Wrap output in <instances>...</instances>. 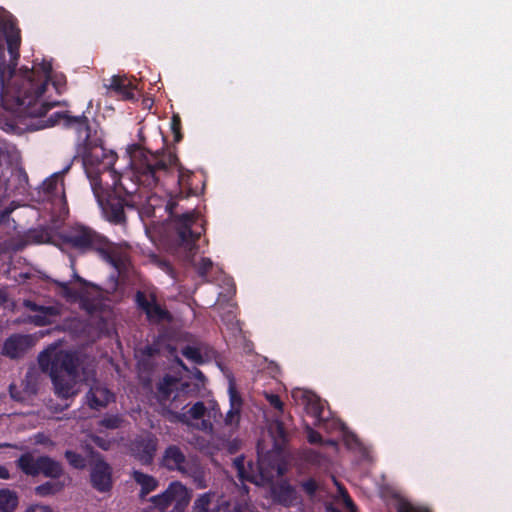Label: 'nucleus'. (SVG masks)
I'll return each mask as SVG.
<instances>
[{"label": "nucleus", "instance_id": "17", "mask_svg": "<svg viewBox=\"0 0 512 512\" xmlns=\"http://www.w3.org/2000/svg\"><path fill=\"white\" fill-rule=\"evenodd\" d=\"M85 398L89 408L93 410L105 408L110 402L115 401L114 393L99 382H95L91 385Z\"/></svg>", "mask_w": 512, "mask_h": 512}, {"label": "nucleus", "instance_id": "51", "mask_svg": "<svg viewBox=\"0 0 512 512\" xmlns=\"http://www.w3.org/2000/svg\"><path fill=\"white\" fill-rule=\"evenodd\" d=\"M345 504H346L348 507H350L351 509H353V508L355 507V505H354V503H353L352 499H351L348 495L345 497Z\"/></svg>", "mask_w": 512, "mask_h": 512}, {"label": "nucleus", "instance_id": "35", "mask_svg": "<svg viewBox=\"0 0 512 512\" xmlns=\"http://www.w3.org/2000/svg\"><path fill=\"white\" fill-rule=\"evenodd\" d=\"M213 267V262L210 258L202 257L200 261L196 264V271L199 277H201L204 281H207V275L209 271Z\"/></svg>", "mask_w": 512, "mask_h": 512}, {"label": "nucleus", "instance_id": "11", "mask_svg": "<svg viewBox=\"0 0 512 512\" xmlns=\"http://www.w3.org/2000/svg\"><path fill=\"white\" fill-rule=\"evenodd\" d=\"M89 453L95 461L90 467L91 486L100 493H107L113 487L112 467L103 459V456L88 446Z\"/></svg>", "mask_w": 512, "mask_h": 512}, {"label": "nucleus", "instance_id": "29", "mask_svg": "<svg viewBox=\"0 0 512 512\" xmlns=\"http://www.w3.org/2000/svg\"><path fill=\"white\" fill-rule=\"evenodd\" d=\"M26 342V336L13 335L9 337L3 345V352L10 358H16L23 351L24 344Z\"/></svg>", "mask_w": 512, "mask_h": 512}, {"label": "nucleus", "instance_id": "48", "mask_svg": "<svg viewBox=\"0 0 512 512\" xmlns=\"http://www.w3.org/2000/svg\"><path fill=\"white\" fill-rule=\"evenodd\" d=\"M53 86L55 87L57 93L61 94L65 86L64 77L61 76L60 78H57L55 81H53Z\"/></svg>", "mask_w": 512, "mask_h": 512}, {"label": "nucleus", "instance_id": "28", "mask_svg": "<svg viewBox=\"0 0 512 512\" xmlns=\"http://www.w3.org/2000/svg\"><path fill=\"white\" fill-rule=\"evenodd\" d=\"M65 487V483L59 479L46 481L34 488V493L39 497H49L60 493Z\"/></svg>", "mask_w": 512, "mask_h": 512}, {"label": "nucleus", "instance_id": "24", "mask_svg": "<svg viewBox=\"0 0 512 512\" xmlns=\"http://www.w3.org/2000/svg\"><path fill=\"white\" fill-rule=\"evenodd\" d=\"M132 478L141 486L139 493V498L141 500H144L149 493L156 490L159 486V482L155 477L138 470L133 471Z\"/></svg>", "mask_w": 512, "mask_h": 512}, {"label": "nucleus", "instance_id": "45", "mask_svg": "<svg viewBox=\"0 0 512 512\" xmlns=\"http://www.w3.org/2000/svg\"><path fill=\"white\" fill-rule=\"evenodd\" d=\"M307 439L311 444H320L322 442L321 434L312 428L307 430Z\"/></svg>", "mask_w": 512, "mask_h": 512}, {"label": "nucleus", "instance_id": "53", "mask_svg": "<svg viewBox=\"0 0 512 512\" xmlns=\"http://www.w3.org/2000/svg\"><path fill=\"white\" fill-rule=\"evenodd\" d=\"M196 377H197V379H199L201 381L205 380V376H204V374L200 370L196 371Z\"/></svg>", "mask_w": 512, "mask_h": 512}, {"label": "nucleus", "instance_id": "19", "mask_svg": "<svg viewBox=\"0 0 512 512\" xmlns=\"http://www.w3.org/2000/svg\"><path fill=\"white\" fill-rule=\"evenodd\" d=\"M292 397L295 401L304 405L307 413L314 417L316 421L322 420L323 405L315 394L297 388L292 391Z\"/></svg>", "mask_w": 512, "mask_h": 512}, {"label": "nucleus", "instance_id": "7", "mask_svg": "<svg viewBox=\"0 0 512 512\" xmlns=\"http://www.w3.org/2000/svg\"><path fill=\"white\" fill-rule=\"evenodd\" d=\"M15 463L27 476L36 477L42 474L46 478L59 479L64 474L63 465L47 455L35 458L32 453L26 452L21 454Z\"/></svg>", "mask_w": 512, "mask_h": 512}, {"label": "nucleus", "instance_id": "39", "mask_svg": "<svg viewBox=\"0 0 512 512\" xmlns=\"http://www.w3.org/2000/svg\"><path fill=\"white\" fill-rule=\"evenodd\" d=\"M206 412V407L202 401L196 402L186 413L192 419L199 420L201 419Z\"/></svg>", "mask_w": 512, "mask_h": 512}, {"label": "nucleus", "instance_id": "32", "mask_svg": "<svg viewBox=\"0 0 512 512\" xmlns=\"http://www.w3.org/2000/svg\"><path fill=\"white\" fill-rule=\"evenodd\" d=\"M124 420L119 414H106L99 422L98 425L106 429L114 430L122 426Z\"/></svg>", "mask_w": 512, "mask_h": 512}, {"label": "nucleus", "instance_id": "14", "mask_svg": "<svg viewBox=\"0 0 512 512\" xmlns=\"http://www.w3.org/2000/svg\"><path fill=\"white\" fill-rule=\"evenodd\" d=\"M135 302L137 307L143 311L148 321L153 323H161L170 321L172 316L168 310L163 308L157 302L155 294L146 295L143 291H137L135 295Z\"/></svg>", "mask_w": 512, "mask_h": 512}, {"label": "nucleus", "instance_id": "16", "mask_svg": "<svg viewBox=\"0 0 512 512\" xmlns=\"http://www.w3.org/2000/svg\"><path fill=\"white\" fill-rule=\"evenodd\" d=\"M158 446V439L149 433L135 438L131 443V455L142 465L152 464Z\"/></svg>", "mask_w": 512, "mask_h": 512}, {"label": "nucleus", "instance_id": "9", "mask_svg": "<svg viewBox=\"0 0 512 512\" xmlns=\"http://www.w3.org/2000/svg\"><path fill=\"white\" fill-rule=\"evenodd\" d=\"M37 129H44L55 126L61 120L66 128H73L77 131L79 137H84V145H87L91 136V127L89 119L84 115L71 116L68 112L56 111L49 117L39 118Z\"/></svg>", "mask_w": 512, "mask_h": 512}, {"label": "nucleus", "instance_id": "56", "mask_svg": "<svg viewBox=\"0 0 512 512\" xmlns=\"http://www.w3.org/2000/svg\"><path fill=\"white\" fill-rule=\"evenodd\" d=\"M153 506L152 507H149V508H146V509H143L142 512H153Z\"/></svg>", "mask_w": 512, "mask_h": 512}, {"label": "nucleus", "instance_id": "3", "mask_svg": "<svg viewBox=\"0 0 512 512\" xmlns=\"http://www.w3.org/2000/svg\"><path fill=\"white\" fill-rule=\"evenodd\" d=\"M60 239L80 254L95 253L112 267L120 268L121 255L116 245L89 226L74 224L60 233Z\"/></svg>", "mask_w": 512, "mask_h": 512}, {"label": "nucleus", "instance_id": "8", "mask_svg": "<svg viewBox=\"0 0 512 512\" xmlns=\"http://www.w3.org/2000/svg\"><path fill=\"white\" fill-rule=\"evenodd\" d=\"M195 512H249L248 505L238 500H227L209 491L200 494L193 503Z\"/></svg>", "mask_w": 512, "mask_h": 512}, {"label": "nucleus", "instance_id": "43", "mask_svg": "<svg viewBox=\"0 0 512 512\" xmlns=\"http://www.w3.org/2000/svg\"><path fill=\"white\" fill-rule=\"evenodd\" d=\"M56 284L61 288L62 290V294L66 297V298H71V299H75L78 297V293L77 291L73 290L72 288H70V286L68 285V283H65V282H56Z\"/></svg>", "mask_w": 512, "mask_h": 512}, {"label": "nucleus", "instance_id": "55", "mask_svg": "<svg viewBox=\"0 0 512 512\" xmlns=\"http://www.w3.org/2000/svg\"><path fill=\"white\" fill-rule=\"evenodd\" d=\"M75 278L77 281L81 282V283H86L85 280L83 278H81L79 275L75 274Z\"/></svg>", "mask_w": 512, "mask_h": 512}, {"label": "nucleus", "instance_id": "41", "mask_svg": "<svg viewBox=\"0 0 512 512\" xmlns=\"http://www.w3.org/2000/svg\"><path fill=\"white\" fill-rule=\"evenodd\" d=\"M234 464L238 470V475L242 480H247L250 482H255L254 476L248 475L244 468V460L243 458H236Z\"/></svg>", "mask_w": 512, "mask_h": 512}, {"label": "nucleus", "instance_id": "23", "mask_svg": "<svg viewBox=\"0 0 512 512\" xmlns=\"http://www.w3.org/2000/svg\"><path fill=\"white\" fill-rule=\"evenodd\" d=\"M108 88L115 94V96L120 97L123 100H133L135 99V86L132 81L124 76H113L110 79V84Z\"/></svg>", "mask_w": 512, "mask_h": 512}, {"label": "nucleus", "instance_id": "25", "mask_svg": "<svg viewBox=\"0 0 512 512\" xmlns=\"http://www.w3.org/2000/svg\"><path fill=\"white\" fill-rule=\"evenodd\" d=\"M259 476L264 482H271L276 476H282L285 468L278 462H267L265 459L258 461Z\"/></svg>", "mask_w": 512, "mask_h": 512}, {"label": "nucleus", "instance_id": "30", "mask_svg": "<svg viewBox=\"0 0 512 512\" xmlns=\"http://www.w3.org/2000/svg\"><path fill=\"white\" fill-rule=\"evenodd\" d=\"M19 504L18 494L8 488L0 489V510L14 512Z\"/></svg>", "mask_w": 512, "mask_h": 512}, {"label": "nucleus", "instance_id": "4", "mask_svg": "<svg viewBox=\"0 0 512 512\" xmlns=\"http://www.w3.org/2000/svg\"><path fill=\"white\" fill-rule=\"evenodd\" d=\"M38 363L42 371L49 373L59 397L69 398L74 394L79 359L73 352L48 348L39 354Z\"/></svg>", "mask_w": 512, "mask_h": 512}, {"label": "nucleus", "instance_id": "12", "mask_svg": "<svg viewBox=\"0 0 512 512\" xmlns=\"http://www.w3.org/2000/svg\"><path fill=\"white\" fill-rule=\"evenodd\" d=\"M160 465L168 471H177L185 476H191L196 472L194 465L190 463L183 449L175 444L168 445L165 448Z\"/></svg>", "mask_w": 512, "mask_h": 512}, {"label": "nucleus", "instance_id": "20", "mask_svg": "<svg viewBox=\"0 0 512 512\" xmlns=\"http://www.w3.org/2000/svg\"><path fill=\"white\" fill-rule=\"evenodd\" d=\"M181 386V391H186V387L188 384L180 383V379L176 376L166 374L164 377L157 383V400L160 405L166 404L170 399L172 394L179 389Z\"/></svg>", "mask_w": 512, "mask_h": 512}, {"label": "nucleus", "instance_id": "54", "mask_svg": "<svg viewBox=\"0 0 512 512\" xmlns=\"http://www.w3.org/2000/svg\"><path fill=\"white\" fill-rule=\"evenodd\" d=\"M212 409L214 411V415H216V413H218L220 416H222V413L220 411L218 404L215 403Z\"/></svg>", "mask_w": 512, "mask_h": 512}, {"label": "nucleus", "instance_id": "36", "mask_svg": "<svg viewBox=\"0 0 512 512\" xmlns=\"http://www.w3.org/2000/svg\"><path fill=\"white\" fill-rule=\"evenodd\" d=\"M300 487L309 498H313L319 489V484L314 478H309L301 481Z\"/></svg>", "mask_w": 512, "mask_h": 512}, {"label": "nucleus", "instance_id": "1", "mask_svg": "<svg viewBox=\"0 0 512 512\" xmlns=\"http://www.w3.org/2000/svg\"><path fill=\"white\" fill-rule=\"evenodd\" d=\"M126 152L130 158L129 170L119 174L111 171L112 186L117 195L134 196L139 187L153 189L157 187L161 179L166 176L173 167L178 168L180 185H186L190 174H185L179 165V159L174 153H152L143 147L141 143H133L127 146Z\"/></svg>", "mask_w": 512, "mask_h": 512}, {"label": "nucleus", "instance_id": "15", "mask_svg": "<svg viewBox=\"0 0 512 512\" xmlns=\"http://www.w3.org/2000/svg\"><path fill=\"white\" fill-rule=\"evenodd\" d=\"M270 497L274 504L285 508L295 507L302 503V498L296 488L286 479L272 483Z\"/></svg>", "mask_w": 512, "mask_h": 512}, {"label": "nucleus", "instance_id": "31", "mask_svg": "<svg viewBox=\"0 0 512 512\" xmlns=\"http://www.w3.org/2000/svg\"><path fill=\"white\" fill-rule=\"evenodd\" d=\"M162 411L161 415L168 420L170 423H182V424H188L189 418L186 413H179L176 411H173L171 408H169L166 404L161 405Z\"/></svg>", "mask_w": 512, "mask_h": 512}, {"label": "nucleus", "instance_id": "22", "mask_svg": "<svg viewBox=\"0 0 512 512\" xmlns=\"http://www.w3.org/2000/svg\"><path fill=\"white\" fill-rule=\"evenodd\" d=\"M230 409L226 413L224 423L226 426L238 427L241 419L243 399L233 385L229 386Z\"/></svg>", "mask_w": 512, "mask_h": 512}, {"label": "nucleus", "instance_id": "47", "mask_svg": "<svg viewBox=\"0 0 512 512\" xmlns=\"http://www.w3.org/2000/svg\"><path fill=\"white\" fill-rule=\"evenodd\" d=\"M143 355L153 357L158 353V349L152 345H146L142 350Z\"/></svg>", "mask_w": 512, "mask_h": 512}, {"label": "nucleus", "instance_id": "52", "mask_svg": "<svg viewBox=\"0 0 512 512\" xmlns=\"http://www.w3.org/2000/svg\"><path fill=\"white\" fill-rule=\"evenodd\" d=\"M7 300L6 293L0 289V306Z\"/></svg>", "mask_w": 512, "mask_h": 512}, {"label": "nucleus", "instance_id": "26", "mask_svg": "<svg viewBox=\"0 0 512 512\" xmlns=\"http://www.w3.org/2000/svg\"><path fill=\"white\" fill-rule=\"evenodd\" d=\"M269 433L274 441V449L282 451L289 441L288 432L284 423L280 420H274L269 425Z\"/></svg>", "mask_w": 512, "mask_h": 512}, {"label": "nucleus", "instance_id": "38", "mask_svg": "<svg viewBox=\"0 0 512 512\" xmlns=\"http://www.w3.org/2000/svg\"><path fill=\"white\" fill-rule=\"evenodd\" d=\"M16 63L11 67L7 65L5 62L0 63V86L2 89L5 87V79L6 77L10 78L15 72Z\"/></svg>", "mask_w": 512, "mask_h": 512}, {"label": "nucleus", "instance_id": "33", "mask_svg": "<svg viewBox=\"0 0 512 512\" xmlns=\"http://www.w3.org/2000/svg\"><path fill=\"white\" fill-rule=\"evenodd\" d=\"M64 456L69 465L75 469L82 470L87 466L85 457L73 450H66Z\"/></svg>", "mask_w": 512, "mask_h": 512}, {"label": "nucleus", "instance_id": "50", "mask_svg": "<svg viewBox=\"0 0 512 512\" xmlns=\"http://www.w3.org/2000/svg\"><path fill=\"white\" fill-rule=\"evenodd\" d=\"M10 478L11 476L8 469L4 465L0 464V479L8 480Z\"/></svg>", "mask_w": 512, "mask_h": 512}, {"label": "nucleus", "instance_id": "40", "mask_svg": "<svg viewBox=\"0 0 512 512\" xmlns=\"http://www.w3.org/2000/svg\"><path fill=\"white\" fill-rule=\"evenodd\" d=\"M397 512H431L426 507H418L408 501H401L397 506Z\"/></svg>", "mask_w": 512, "mask_h": 512}, {"label": "nucleus", "instance_id": "49", "mask_svg": "<svg viewBox=\"0 0 512 512\" xmlns=\"http://www.w3.org/2000/svg\"><path fill=\"white\" fill-rule=\"evenodd\" d=\"M9 392H10V396H11L13 399H15V400H17V401H21V400H22V397H21V395H20V392H18V391L16 390V387H15L14 385H10V387H9Z\"/></svg>", "mask_w": 512, "mask_h": 512}, {"label": "nucleus", "instance_id": "18", "mask_svg": "<svg viewBox=\"0 0 512 512\" xmlns=\"http://www.w3.org/2000/svg\"><path fill=\"white\" fill-rule=\"evenodd\" d=\"M69 169L70 165L65 167L62 171L54 173L43 182V192L50 200L54 201L58 198L60 201L66 203L63 176Z\"/></svg>", "mask_w": 512, "mask_h": 512}, {"label": "nucleus", "instance_id": "10", "mask_svg": "<svg viewBox=\"0 0 512 512\" xmlns=\"http://www.w3.org/2000/svg\"><path fill=\"white\" fill-rule=\"evenodd\" d=\"M149 501L153 504V508L160 512H164L175 502V509L181 512L188 504L187 488L179 481L171 482L164 492L152 496Z\"/></svg>", "mask_w": 512, "mask_h": 512}, {"label": "nucleus", "instance_id": "13", "mask_svg": "<svg viewBox=\"0 0 512 512\" xmlns=\"http://www.w3.org/2000/svg\"><path fill=\"white\" fill-rule=\"evenodd\" d=\"M104 188L101 185L99 189V197H96L100 204L105 218L112 224L120 225L126 222L125 207H134L129 201L122 198L120 195H109L106 201H103L102 195Z\"/></svg>", "mask_w": 512, "mask_h": 512}, {"label": "nucleus", "instance_id": "21", "mask_svg": "<svg viewBox=\"0 0 512 512\" xmlns=\"http://www.w3.org/2000/svg\"><path fill=\"white\" fill-rule=\"evenodd\" d=\"M2 30L5 34L8 52L11 55L12 60L17 61L20 56L19 48L21 44V36L15 20L12 18L4 20L2 23Z\"/></svg>", "mask_w": 512, "mask_h": 512}, {"label": "nucleus", "instance_id": "46", "mask_svg": "<svg viewBox=\"0 0 512 512\" xmlns=\"http://www.w3.org/2000/svg\"><path fill=\"white\" fill-rule=\"evenodd\" d=\"M25 512H53L47 505L34 504L30 505Z\"/></svg>", "mask_w": 512, "mask_h": 512}, {"label": "nucleus", "instance_id": "34", "mask_svg": "<svg viewBox=\"0 0 512 512\" xmlns=\"http://www.w3.org/2000/svg\"><path fill=\"white\" fill-rule=\"evenodd\" d=\"M181 353L186 359L192 361L195 364L204 363V358L200 349L195 346L187 345L182 349Z\"/></svg>", "mask_w": 512, "mask_h": 512}, {"label": "nucleus", "instance_id": "6", "mask_svg": "<svg viewBox=\"0 0 512 512\" xmlns=\"http://www.w3.org/2000/svg\"><path fill=\"white\" fill-rule=\"evenodd\" d=\"M85 173L90 181L91 188L95 197H99L103 173L111 174L114 171V164L117 160V154L106 150L103 146L90 147V143L84 145L82 156Z\"/></svg>", "mask_w": 512, "mask_h": 512}, {"label": "nucleus", "instance_id": "44", "mask_svg": "<svg viewBox=\"0 0 512 512\" xmlns=\"http://www.w3.org/2000/svg\"><path fill=\"white\" fill-rule=\"evenodd\" d=\"M266 400L273 408L283 411V402L277 394H266Z\"/></svg>", "mask_w": 512, "mask_h": 512}, {"label": "nucleus", "instance_id": "2", "mask_svg": "<svg viewBox=\"0 0 512 512\" xmlns=\"http://www.w3.org/2000/svg\"><path fill=\"white\" fill-rule=\"evenodd\" d=\"M42 71V74H36L34 70H26L25 75L12 86L11 92L16 106L31 118L44 117L52 108L61 105L59 101L43 99L51 78V64L43 63Z\"/></svg>", "mask_w": 512, "mask_h": 512}, {"label": "nucleus", "instance_id": "42", "mask_svg": "<svg viewBox=\"0 0 512 512\" xmlns=\"http://www.w3.org/2000/svg\"><path fill=\"white\" fill-rule=\"evenodd\" d=\"M91 440L97 447L101 448L104 451L109 450L112 445V442L110 440L105 439L98 435H92Z\"/></svg>", "mask_w": 512, "mask_h": 512}, {"label": "nucleus", "instance_id": "27", "mask_svg": "<svg viewBox=\"0 0 512 512\" xmlns=\"http://www.w3.org/2000/svg\"><path fill=\"white\" fill-rule=\"evenodd\" d=\"M23 305L30 311L41 313V315H35L33 317V322L37 326L47 325L49 323V321L47 320V316H52L56 314L54 307L38 305L32 300H24Z\"/></svg>", "mask_w": 512, "mask_h": 512}, {"label": "nucleus", "instance_id": "5", "mask_svg": "<svg viewBox=\"0 0 512 512\" xmlns=\"http://www.w3.org/2000/svg\"><path fill=\"white\" fill-rule=\"evenodd\" d=\"M177 202L171 198L166 204V211L174 224L179 246L192 256L197 248V241L205 231L204 225L199 222V213L195 210L181 214L175 212Z\"/></svg>", "mask_w": 512, "mask_h": 512}, {"label": "nucleus", "instance_id": "37", "mask_svg": "<svg viewBox=\"0 0 512 512\" xmlns=\"http://www.w3.org/2000/svg\"><path fill=\"white\" fill-rule=\"evenodd\" d=\"M171 131L174 136V142L178 143L182 140L183 135L181 133L182 123L181 118L178 114H173L171 118Z\"/></svg>", "mask_w": 512, "mask_h": 512}]
</instances>
